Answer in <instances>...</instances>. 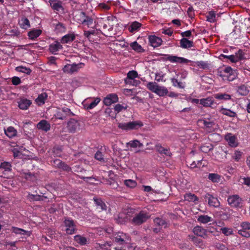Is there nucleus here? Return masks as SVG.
I'll return each mask as SVG.
<instances>
[{
    "instance_id": "obj_26",
    "label": "nucleus",
    "mask_w": 250,
    "mask_h": 250,
    "mask_svg": "<svg viewBox=\"0 0 250 250\" xmlns=\"http://www.w3.org/2000/svg\"><path fill=\"white\" fill-rule=\"evenodd\" d=\"M155 147L157 151L161 154H165V155L168 156H171L172 153L170 152L169 149L163 147L160 144L156 145Z\"/></svg>"
},
{
    "instance_id": "obj_21",
    "label": "nucleus",
    "mask_w": 250,
    "mask_h": 250,
    "mask_svg": "<svg viewBox=\"0 0 250 250\" xmlns=\"http://www.w3.org/2000/svg\"><path fill=\"white\" fill-rule=\"evenodd\" d=\"M180 46L183 48H188L194 46L193 42L186 38H183L180 41Z\"/></svg>"
},
{
    "instance_id": "obj_9",
    "label": "nucleus",
    "mask_w": 250,
    "mask_h": 250,
    "mask_svg": "<svg viewBox=\"0 0 250 250\" xmlns=\"http://www.w3.org/2000/svg\"><path fill=\"white\" fill-rule=\"evenodd\" d=\"M80 128V123L74 119H70L67 122V128L69 132L74 133Z\"/></svg>"
},
{
    "instance_id": "obj_27",
    "label": "nucleus",
    "mask_w": 250,
    "mask_h": 250,
    "mask_svg": "<svg viewBox=\"0 0 250 250\" xmlns=\"http://www.w3.org/2000/svg\"><path fill=\"white\" fill-rule=\"evenodd\" d=\"M27 199L30 201H43L44 199H47V197L44 196H41L38 194H32L30 193H28L27 196Z\"/></svg>"
},
{
    "instance_id": "obj_33",
    "label": "nucleus",
    "mask_w": 250,
    "mask_h": 250,
    "mask_svg": "<svg viewBox=\"0 0 250 250\" xmlns=\"http://www.w3.org/2000/svg\"><path fill=\"white\" fill-rule=\"evenodd\" d=\"M4 132L6 135L10 138L15 136L17 134V130L12 126L8 127L5 129Z\"/></svg>"
},
{
    "instance_id": "obj_60",
    "label": "nucleus",
    "mask_w": 250,
    "mask_h": 250,
    "mask_svg": "<svg viewBox=\"0 0 250 250\" xmlns=\"http://www.w3.org/2000/svg\"><path fill=\"white\" fill-rule=\"evenodd\" d=\"M222 232L226 236H229L233 234V230L230 228H222L221 229Z\"/></svg>"
},
{
    "instance_id": "obj_4",
    "label": "nucleus",
    "mask_w": 250,
    "mask_h": 250,
    "mask_svg": "<svg viewBox=\"0 0 250 250\" xmlns=\"http://www.w3.org/2000/svg\"><path fill=\"white\" fill-rule=\"evenodd\" d=\"M115 241L120 245L129 244L130 242V236L122 232H118L115 234Z\"/></svg>"
},
{
    "instance_id": "obj_42",
    "label": "nucleus",
    "mask_w": 250,
    "mask_h": 250,
    "mask_svg": "<svg viewBox=\"0 0 250 250\" xmlns=\"http://www.w3.org/2000/svg\"><path fill=\"white\" fill-rule=\"evenodd\" d=\"M130 46L132 49L136 52H143L144 51V50L142 46L136 41L131 43Z\"/></svg>"
},
{
    "instance_id": "obj_22",
    "label": "nucleus",
    "mask_w": 250,
    "mask_h": 250,
    "mask_svg": "<svg viewBox=\"0 0 250 250\" xmlns=\"http://www.w3.org/2000/svg\"><path fill=\"white\" fill-rule=\"evenodd\" d=\"M82 24L86 25L89 28H95L96 29L97 25L93 23V19L91 17L86 15Z\"/></svg>"
},
{
    "instance_id": "obj_58",
    "label": "nucleus",
    "mask_w": 250,
    "mask_h": 250,
    "mask_svg": "<svg viewBox=\"0 0 250 250\" xmlns=\"http://www.w3.org/2000/svg\"><path fill=\"white\" fill-rule=\"evenodd\" d=\"M158 85H157L155 83L149 82L147 83V88L152 92L155 93L156 89H157Z\"/></svg>"
},
{
    "instance_id": "obj_45",
    "label": "nucleus",
    "mask_w": 250,
    "mask_h": 250,
    "mask_svg": "<svg viewBox=\"0 0 250 250\" xmlns=\"http://www.w3.org/2000/svg\"><path fill=\"white\" fill-rule=\"evenodd\" d=\"M185 199L189 202H195L198 200V197L191 193L186 194L185 196Z\"/></svg>"
},
{
    "instance_id": "obj_8",
    "label": "nucleus",
    "mask_w": 250,
    "mask_h": 250,
    "mask_svg": "<svg viewBox=\"0 0 250 250\" xmlns=\"http://www.w3.org/2000/svg\"><path fill=\"white\" fill-rule=\"evenodd\" d=\"M206 201H208V204L210 207L218 208L220 206V203L217 197L207 193L204 197Z\"/></svg>"
},
{
    "instance_id": "obj_62",
    "label": "nucleus",
    "mask_w": 250,
    "mask_h": 250,
    "mask_svg": "<svg viewBox=\"0 0 250 250\" xmlns=\"http://www.w3.org/2000/svg\"><path fill=\"white\" fill-rule=\"evenodd\" d=\"M60 169L66 172H70L72 170V168L65 162H62V164L61 166Z\"/></svg>"
},
{
    "instance_id": "obj_57",
    "label": "nucleus",
    "mask_w": 250,
    "mask_h": 250,
    "mask_svg": "<svg viewBox=\"0 0 250 250\" xmlns=\"http://www.w3.org/2000/svg\"><path fill=\"white\" fill-rule=\"evenodd\" d=\"M220 59H229L231 62L235 63L234 55H231L229 56L225 55L224 54H221L220 56Z\"/></svg>"
},
{
    "instance_id": "obj_41",
    "label": "nucleus",
    "mask_w": 250,
    "mask_h": 250,
    "mask_svg": "<svg viewBox=\"0 0 250 250\" xmlns=\"http://www.w3.org/2000/svg\"><path fill=\"white\" fill-rule=\"evenodd\" d=\"M208 179L214 183H218L220 181L221 176L217 173H209Z\"/></svg>"
},
{
    "instance_id": "obj_37",
    "label": "nucleus",
    "mask_w": 250,
    "mask_h": 250,
    "mask_svg": "<svg viewBox=\"0 0 250 250\" xmlns=\"http://www.w3.org/2000/svg\"><path fill=\"white\" fill-rule=\"evenodd\" d=\"M15 70L17 72L23 73L27 75H30L32 72V70L30 69V68L23 66L22 65L16 67L15 68Z\"/></svg>"
},
{
    "instance_id": "obj_63",
    "label": "nucleus",
    "mask_w": 250,
    "mask_h": 250,
    "mask_svg": "<svg viewBox=\"0 0 250 250\" xmlns=\"http://www.w3.org/2000/svg\"><path fill=\"white\" fill-rule=\"evenodd\" d=\"M11 82L13 85H18L21 83V80L18 77L14 76L11 79Z\"/></svg>"
},
{
    "instance_id": "obj_14",
    "label": "nucleus",
    "mask_w": 250,
    "mask_h": 250,
    "mask_svg": "<svg viewBox=\"0 0 250 250\" xmlns=\"http://www.w3.org/2000/svg\"><path fill=\"white\" fill-rule=\"evenodd\" d=\"M150 44L154 48L160 46L163 42L161 38L156 36L155 35H151L148 37Z\"/></svg>"
},
{
    "instance_id": "obj_51",
    "label": "nucleus",
    "mask_w": 250,
    "mask_h": 250,
    "mask_svg": "<svg viewBox=\"0 0 250 250\" xmlns=\"http://www.w3.org/2000/svg\"><path fill=\"white\" fill-rule=\"evenodd\" d=\"M98 34L97 29H92L88 31H84V36L86 37L88 39H90V36L92 35H96Z\"/></svg>"
},
{
    "instance_id": "obj_35",
    "label": "nucleus",
    "mask_w": 250,
    "mask_h": 250,
    "mask_svg": "<svg viewBox=\"0 0 250 250\" xmlns=\"http://www.w3.org/2000/svg\"><path fill=\"white\" fill-rule=\"evenodd\" d=\"M74 239L75 241L81 245H85L87 244V239L85 237L80 235H75L74 236Z\"/></svg>"
},
{
    "instance_id": "obj_46",
    "label": "nucleus",
    "mask_w": 250,
    "mask_h": 250,
    "mask_svg": "<svg viewBox=\"0 0 250 250\" xmlns=\"http://www.w3.org/2000/svg\"><path fill=\"white\" fill-rule=\"evenodd\" d=\"M11 165L9 162H4L1 163L0 165V168L4 169L6 171H11Z\"/></svg>"
},
{
    "instance_id": "obj_5",
    "label": "nucleus",
    "mask_w": 250,
    "mask_h": 250,
    "mask_svg": "<svg viewBox=\"0 0 250 250\" xmlns=\"http://www.w3.org/2000/svg\"><path fill=\"white\" fill-rule=\"evenodd\" d=\"M64 224L66 228L65 231L67 234H73L76 232V226L72 219L69 218H65L64 221Z\"/></svg>"
},
{
    "instance_id": "obj_43",
    "label": "nucleus",
    "mask_w": 250,
    "mask_h": 250,
    "mask_svg": "<svg viewBox=\"0 0 250 250\" xmlns=\"http://www.w3.org/2000/svg\"><path fill=\"white\" fill-rule=\"evenodd\" d=\"M225 139L228 141L230 145H235L236 137L232 135L231 133H228L226 134L225 136Z\"/></svg>"
},
{
    "instance_id": "obj_2",
    "label": "nucleus",
    "mask_w": 250,
    "mask_h": 250,
    "mask_svg": "<svg viewBox=\"0 0 250 250\" xmlns=\"http://www.w3.org/2000/svg\"><path fill=\"white\" fill-rule=\"evenodd\" d=\"M150 216L144 211H141L136 214L131 220V223L134 225L139 226L146 222Z\"/></svg>"
},
{
    "instance_id": "obj_1",
    "label": "nucleus",
    "mask_w": 250,
    "mask_h": 250,
    "mask_svg": "<svg viewBox=\"0 0 250 250\" xmlns=\"http://www.w3.org/2000/svg\"><path fill=\"white\" fill-rule=\"evenodd\" d=\"M143 125V124L140 121L118 123V127L120 129L126 131L138 129Z\"/></svg>"
},
{
    "instance_id": "obj_54",
    "label": "nucleus",
    "mask_w": 250,
    "mask_h": 250,
    "mask_svg": "<svg viewBox=\"0 0 250 250\" xmlns=\"http://www.w3.org/2000/svg\"><path fill=\"white\" fill-rule=\"evenodd\" d=\"M100 99L99 98H95L93 101H92L90 104H89L87 106V109H91L95 107L97 104L100 102Z\"/></svg>"
},
{
    "instance_id": "obj_31",
    "label": "nucleus",
    "mask_w": 250,
    "mask_h": 250,
    "mask_svg": "<svg viewBox=\"0 0 250 250\" xmlns=\"http://www.w3.org/2000/svg\"><path fill=\"white\" fill-rule=\"evenodd\" d=\"M75 39V35L74 34H68L64 36L61 40L62 43H67L73 41Z\"/></svg>"
},
{
    "instance_id": "obj_38",
    "label": "nucleus",
    "mask_w": 250,
    "mask_h": 250,
    "mask_svg": "<svg viewBox=\"0 0 250 250\" xmlns=\"http://www.w3.org/2000/svg\"><path fill=\"white\" fill-rule=\"evenodd\" d=\"M220 112L222 114L230 117H235L236 116V113L235 112L223 107L221 108Z\"/></svg>"
},
{
    "instance_id": "obj_55",
    "label": "nucleus",
    "mask_w": 250,
    "mask_h": 250,
    "mask_svg": "<svg viewBox=\"0 0 250 250\" xmlns=\"http://www.w3.org/2000/svg\"><path fill=\"white\" fill-rule=\"evenodd\" d=\"M125 185L129 188H133L136 187V183L135 181L128 179L125 181Z\"/></svg>"
},
{
    "instance_id": "obj_24",
    "label": "nucleus",
    "mask_w": 250,
    "mask_h": 250,
    "mask_svg": "<svg viewBox=\"0 0 250 250\" xmlns=\"http://www.w3.org/2000/svg\"><path fill=\"white\" fill-rule=\"evenodd\" d=\"M37 128L45 131H47L50 129V125L46 120H42L37 124Z\"/></svg>"
},
{
    "instance_id": "obj_23",
    "label": "nucleus",
    "mask_w": 250,
    "mask_h": 250,
    "mask_svg": "<svg viewBox=\"0 0 250 250\" xmlns=\"http://www.w3.org/2000/svg\"><path fill=\"white\" fill-rule=\"evenodd\" d=\"M223 71L225 73L228 74V75H226L227 80L229 81H232L235 79V75L234 74V72L233 69L230 66H228L226 67Z\"/></svg>"
},
{
    "instance_id": "obj_64",
    "label": "nucleus",
    "mask_w": 250,
    "mask_h": 250,
    "mask_svg": "<svg viewBox=\"0 0 250 250\" xmlns=\"http://www.w3.org/2000/svg\"><path fill=\"white\" fill-rule=\"evenodd\" d=\"M138 140H134L133 141H130V142L126 143L127 146H130L132 148H136L138 146Z\"/></svg>"
},
{
    "instance_id": "obj_59",
    "label": "nucleus",
    "mask_w": 250,
    "mask_h": 250,
    "mask_svg": "<svg viewBox=\"0 0 250 250\" xmlns=\"http://www.w3.org/2000/svg\"><path fill=\"white\" fill-rule=\"evenodd\" d=\"M189 238L191 239L193 243L196 245H199L202 243V240L200 239L193 235H189Z\"/></svg>"
},
{
    "instance_id": "obj_48",
    "label": "nucleus",
    "mask_w": 250,
    "mask_h": 250,
    "mask_svg": "<svg viewBox=\"0 0 250 250\" xmlns=\"http://www.w3.org/2000/svg\"><path fill=\"white\" fill-rule=\"evenodd\" d=\"M50 162L54 167L58 168H60L62 164V161L59 159L51 160Z\"/></svg>"
},
{
    "instance_id": "obj_11",
    "label": "nucleus",
    "mask_w": 250,
    "mask_h": 250,
    "mask_svg": "<svg viewBox=\"0 0 250 250\" xmlns=\"http://www.w3.org/2000/svg\"><path fill=\"white\" fill-rule=\"evenodd\" d=\"M193 231L194 233L199 236L203 237L204 239H208L209 236L208 235V232L206 229L200 226H196L194 228Z\"/></svg>"
},
{
    "instance_id": "obj_32",
    "label": "nucleus",
    "mask_w": 250,
    "mask_h": 250,
    "mask_svg": "<svg viewBox=\"0 0 250 250\" xmlns=\"http://www.w3.org/2000/svg\"><path fill=\"white\" fill-rule=\"evenodd\" d=\"M200 104L205 107H211L213 104V100L212 97H208L206 99L200 100Z\"/></svg>"
},
{
    "instance_id": "obj_6",
    "label": "nucleus",
    "mask_w": 250,
    "mask_h": 250,
    "mask_svg": "<svg viewBox=\"0 0 250 250\" xmlns=\"http://www.w3.org/2000/svg\"><path fill=\"white\" fill-rule=\"evenodd\" d=\"M50 6L54 11L61 14L65 13V9L62 6V1L58 0H48Z\"/></svg>"
},
{
    "instance_id": "obj_29",
    "label": "nucleus",
    "mask_w": 250,
    "mask_h": 250,
    "mask_svg": "<svg viewBox=\"0 0 250 250\" xmlns=\"http://www.w3.org/2000/svg\"><path fill=\"white\" fill-rule=\"evenodd\" d=\"M154 223L159 227L166 228L168 227V223L165 219L162 218L157 217L154 219Z\"/></svg>"
},
{
    "instance_id": "obj_7",
    "label": "nucleus",
    "mask_w": 250,
    "mask_h": 250,
    "mask_svg": "<svg viewBox=\"0 0 250 250\" xmlns=\"http://www.w3.org/2000/svg\"><path fill=\"white\" fill-rule=\"evenodd\" d=\"M74 116V114L71 111L70 109L66 106H63L62 109L57 112L56 117L57 119L64 120L67 117Z\"/></svg>"
},
{
    "instance_id": "obj_50",
    "label": "nucleus",
    "mask_w": 250,
    "mask_h": 250,
    "mask_svg": "<svg viewBox=\"0 0 250 250\" xmlns=\"http://www.w3.org/2000/svg\"><path fill=\"white\" fill-rule=\"evenodd\" d=\"M216 14L213 11H209L207 16V21L210 22H214L215 21Z\"/></svg>"
},
{
    "instance_id": "obj_25",
    "label": "nucleus",
    "mask_w": 250,
    "mask_h": 250,
    "mask_svg": "<svg viewBox=\"0 0 250 250\" xmlns=\"http://www.w3.org/2000/svg\"><path fill=\"white\" fill-rule=\"evenodd\" d=\"M198 122L202 123L204 126L210 131L213 129V127L215 125V123L213 121H210L209 119L208 120H199Z\"/></svg>"
},
{
    "instance_id": "obj_52",
    "label": "nucleus",
    "mask_w": 250,
    "mask_h": 250,
    "mask_svg": "<svg viewBox=\"0 0 250 250\" xmlns=\"http://www.w3.org/2000/svg\"><path fill=\"white\" fill-rule=\"evenodd\" d=\"M71 68V74L75 72H77L78 70L81 68L82 65H83V63H79L78 64L73 63L72 64H70Z\"/></svg>"
},
{
    "instance_id": "obj_61",
    "label": "nucleus",
    "mask_w": 250,
    "mask_h": 250,
    "mask_svg": "<svg viewBox=\"0 0 250 250\" xmlns=\"http://www.w3.org/2000/svg\"><path fill=\"white\" fill-rule=\"evenodd\" d=\"M213 149V146L211 145H209L208 146L205 145L202 146L201 147V150L205 153H207L211 150Z\"/></svg>"
},
{
    "instance_id": "obj_56",
    "label": "nucleus",
    "mask_w": 250,
    "mask_h": 250,
    "mask_svg": "<svg viewBox=\"0 0 250 250\" xmlns=\"http://www.w3.org/2000/svg\"><path fill=\"white\" fill-rule=\"evenodd\" d=\"M125 82L126 84H131L134 86H137L141 83L140 81L134 80V79L131 80L125 79Z\"/></svg>"
},
{
    "instance_id": "obj_28",
    "label": "nucleus",
    "mask_w": 250,
    "mask_h": 250,
    "mask_svg": "<svg viewBox=\"0 0 250 250\" xmlns=\"http://www.w3.org/2000/svg\"><path fill=\"white\" fill-rule=\"evenodd\" d=\"M42 33V31L41 29H34L28 32V36L30 39L35 40L39 37Z\"/></svg>"
},
{
    "instance_id": "obj_49",
    "label": "nucleus",
    "mask_w": 250,
    "mask_h": 250,
    "mask_svg": "<svg viewBox=\"0 0 250 250\" xmlns=\"http://www.w3.org/2000/svg\"><path fill=\"white\" fill-rule=\"evenodd\" d=\"M47 95L46 93H43L39 95L38 98L36 99V101L39 103L44 104L45 99L47 98Z\"/></svg>"
},
{
    "instance_id": "obj_34",
    "label": "nucleus",
    "mask_w": 250,
    "mask_h": 250,
    "mask_svg": "<svg viewBox=\"0 0 250 250\" xmlns=\"http://www.w3.org/2000/svg\"><path fill=\"white\" fill-rule=\"evenodd\" d=\"M20 27L24 29H27L30 27V22L26 18H22L19 22Z\"/></svg>"
},
{
    "instance_id": "obj_20",
    "label": "nucleus",
    "mask_w": 250,
    "mask_h": 250,
    "mask_svg": "<svg viewBox=\"0 0 250 250\" xmlns=\"http://www.w3.org/2000/svg\"><path fill=\"white\" fill-rule=\"evenodd\" d=\"M31 104L32 102L29 100L26 99H21L18 102V106L20 109L22 110H26L28 108Z\"/></svg>"
},
{
    "instance_id": "obj_13",
    "label": "nucleus",
    "mask_w": 250,
    "mask_h": 250,
    "mask_svg": "<svg viewBox=\"0 0 250 250\" xmlns=\"http://www.w3.org/2000/svg\"><path fill=\"white\" fill-rule=\"evenodd\" d=\"M224 211H220L218 212V215L222 220H226L228 219L232 214L233 210L228 208H222Z\"/></svg>"
},
{
    "instance_id": "obj_44",
    "label": "nucleus",
    "mask_w": 250,
    "mask_h": 250,
    "mask_svg": "<svg viewBox=\"0 0 250 250\" xmlns=\"http://www.w3.org/2000/svg\"><path fill=\"white\" fill-rule=\"evenodd\" d=\"M198 221L202 223H207L211 221V218L208 215H202L198 216Z\"/></svg>"
},
{
    "instance_id": "obj_3",
    "label": "nucleus",
    "mask_w": 250,
    "mask_h": 250,
    "mask_svg": "<svg viewBox=\"0 0 250 250\" xmlns=\"http://www.w3.org/2000/svg\"><path fill=\"white\" fill-rule=\"evenodd\" d=\"M227 201L228 204L233 208H240L243 206L244 200L238 195L229 196Z\"/></svg>"
},
{
    "instance_id": "obj_18",
    "label": "nucleus",
    "mask_w": 250,
    "mask_h": 250,
    "mask_svg": "<svg viewBox=\"0 0 250 250\" xmlns=\"http://www.w3.org/2000/svg\"><path fill=\"white\" fill-rule=\"evenodd\" d=\"M11 231L16 234L26 235L28 236H30L31 234V232L30 231H27L22 229L16 227H12Z\"/></svg>"
},
{
    "instance_id": "obj_36",
    "label": "nucleus",
    "mask_w": 250,
    "mask_h": 250,
    "mask_svg": "<svg viewBox=\"0 0 250 250\" xmlns=\"http://www.w3.org/2000/svg\"><path fill=\"white\" fill-rule=\"evenodd\" d=\"M157 94L160 96H164L168 93V90L165 86H161L158 85L157 89L155 90Z\"/></svg>"
},
{
    "instance_id": "obj_53",
    "label": "nucleus",
    "mask_w": 250,
    "mask_h": 250,
    "mask_svg": "<svg viewBox=\"0 0 250 250\" xmlns=\"http://www.w3.org/2000/svg\"><path fill=\"white\" fill-rule=\"evenodd\" d=\"M138 77V73L135 70L129 71L127 75V77L125 79L131 80L134 79Z\"/></svg>"
},
{
    "instance_id": "obj_16",
    "label": "nucleus",
    "mask_w": 250,
    "mask_h": 250,
    "mask_svg": "<svg viewBox=\"0 0 250 250\" xmlns=\"http://www.w3.org/2000/svg\"><path fill=\"white\" fill-rule=\"evenodd\" d=\"M237 92L239 95L245 96L249 94L250 89L247 85L245 84H241L237 87Z\"/></svg>"
},
{
    "instance_id": "obj_19",
    "label": "nucleus",
    "mask_w": 250,
    "mask_h": 250,
    "mask_svg": "<svg viewBox=\"0 0 250 250\" xmlns=\"http://www.w3.org/2000/svg\"><path fill=\"white\" fill-rule=\"evenodd\" d=\"M142 26V24L137 21H135L130 23L128 26V31L131 33H134L139 31Z\"/></svg>"
},
{
    "instance_id": "obj_30",
    "label": "nucleus",
    "mask_w": 250,
    "mask_h": 250,
    "mask_svg": "<svg viewBox=\"0 0 250 250\" xmlns=\"http://www.w3.org/2000/svg\"><path fill=\"white\" fill-rule=\"evenodd\" d=\"M93 200L97 208L101 210H106V206L105 203L100 198H94Z\"/></svg>"
},
{
    "instance_id": "obj_10",
    "label": "nucleus",
    "mask_w": 250,
    "mask_h": 250,
    "mask_svg": "<svg viewBox=\"0 0 250 250\" xmlns=\"http://www.w3.org/2000/svg\"><path fill=\"white\" fill-rule=\"evenodd\" d=\"M167 57L165 60H167L171 62H177L179 63H188L190 62V61L182 57H178L176 56L170 55L168 54L164 55Z\"/></svg>"
},
{
    "instance_id": "obj_15",
    "label": "nucleus",
    "mask_w": 250,
    "mask_h": 250,
    "mask_svg": "<svg viewBox=\"0 0 250 250\" xmlns=\"http://www.w3.org/2000/svg\"><path fill=\"white\" fill-rule=\"evenodd\" d=\"M85 16L86 13L85 12L78 10L75 12L74 14V19L78 23L82 24Z\"/></svg>"
},
{
    "instance_id": "obj_12",
    "label": "nucleus",
    "mask_w": 250,
    "mask_h": 250,
    "mask_svg": "<svg viewBox=\"0 0 250 250\" xmlns=\"http://www.w3.org/2000/svg\"><path fill=\"white\" fill-rule=\"evenodd\" d=\"M118 101V97L116 94L108 95L104 99L103 102L106 105H110L112 104L115 103Z\"/></svg>"
},
{
    "instance_id": "obj_40",
    "label": "nucleus",
    "mask_w": 250,
    "mask_h": 250,
    "mask_svg": "<svg viewBox=\"0 0 250 250\" xmlns=\"http://www.w3.org/2000/svg\"><path fill=\"white\" fill-rule=\"evenodd\" d=\"M216 99L221 100H228L231 99V95L226 93H217L214 95Z\"/></svg>"
},
{
    "instance_id": "obj_47",
    "label": "nucleus",
    "mask_w": 250,
    "mask_h": 250,
    "mask_svg": "<svg viewBox=\"0 0 250 250\" xmlns=\"http://www.w3.org/2000/svg\"><path fill=\"white\" fill-rule=\"evenodd\" d=\"M65 29L66 27L61 22H58L55 26V31L57 33L64 32Z\"/></svg>"
},
{
    "instance_id": "obj_17",
    "label": "nucleus",
    "mask_w": 250,
    "mask_h": 250,
    "mask_svg": "<svg viewBox=\"0 0 250 250\" xmlns=\"http://www.w3.org/2000/svg\"><path fill=\"white\" fill-rule=\"evenodd\" d=\"M62 48V46L58 41L54 42L49 46V50L52 54H55L56 52Z\"/></svg>"
},
{
    "instance_id": "obj_39",
    "label": "nucleus",
    "mask_w": 250,
    "mask_h": 250,
    "mask_svg": "<svg viewBox=\"0 0 250 250\" xmlns=\"http://www.w3.org/2000/svg\"><path fill=\"white\" fill-rule=\"evenodd\" d=\"M244 52L242 50L239 49L237 52L235 53V55H234L235 63L245 59V57H244Z\"/></svg>"
}]
</instances>
